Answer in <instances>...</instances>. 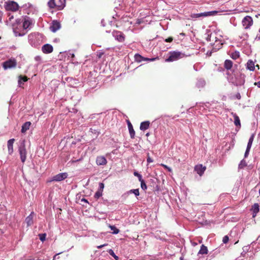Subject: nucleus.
I'll return each instance as SVG.
<instances>
[{
    "label": "nucleus",
    "mask_w": 260,
    "mask_h": 260,
    "mask_svg": "<svg viewBox=\"0 0 260 260\" xmlns=\"http://www.w3.org/2000/svg\"><path fill=\"white\" fill-rule=\"evenodd\" d=\"M231 81L236 86H241L245 83V76L240 72L233 71V74L229 77Z\"/></svg>",
    "instance_id": "f257e3e1"
},
{
    "label": "nucleus",
    "mask_w": 260,
    "mask_h": 260,
    "mask_svg": "<svg viewBox=\"0 0 260 260\" xmlns=\"http://www.w3.org/2000/svg\"><path fill=\"white\" fill-rule=\"evenodd\" d=\"M48 6L51 9L57 8L58 10H62L66 6V0H50Z\"/></svg>",
    "instance_id": "f03ea898"
},
{
    "label": "nucleus",
    "mask_w": 260,
    "mask_h": 260,
    "mask_svg": "<svg viewBox=\"0 0 260 260\" xmlns=\"http://www.w3.org/2000/svg\"><path fill=\"white\" fill-rule=\"evenodd\" d=\"M169 54V57L166 59L168 62L176 61L185 56L183 53L179 51L170 52Z\"/></svg>",
    "instance_id": "7ed1b4c3"
},
{
    "label": "nucleus",
    "mask_w": 260,
    "mask_h": 260,
    "mask_svg": "<svg viewBox=\"0 0 260 260\" xmlns=\"http://www.w3.org/2000/svg\"><path fill=\"white\" fill-rule=\"evenodd\" d=\"M18 151L20 154L21 161L24 163L26 158V149L25 148V140H22L18 147Z\"/></svg>",
    "instance_id": "20e7f679"
},
{
    "label": "nucleus",
    "mask_w": 260,
    "mask_h": 260,
    "mask_svg": "<svg viewBox=\"0 0 260 260\" xmlns=\"http://www.w3.org/2000/svg\"><path fill=\"white\" fill-rule=\"evenodd\" d=\"M253 24V19L250 16H245L242 20V25L245 29H250Z\"/></svg>",
    "instance_id": "39448f33"
},
{
    "label": "nucleus",
    "mask_w": 260,
    "mask_h": 260,
    "mask_svg": "<svg viewBox=\"0 0 260 260\" xmlns=\"http://www.w3.org/2000/svg\"><path fill=\"white\" fill-rule=\"evenodd\" d=\"M18 5L16 2H10L6 3V9L7 10L16 11L18 10Z\"/></svg>",
    "instance_id": "423d86ee"
},
{
    "label": "nucleus",
    "mask_w": 260,
    "mask_h": 260,
    "mask_svg": "<svg viewBox=\"0 0 260 260\" xmlns=\"http://www.w3.org/2000/svg\"><path fill=\"white\" fill-rule=\"evenodd\" d=\"M68 177V174L67 173H61L54 176L52 178V181H61L64 180Z\"/></svg>",
    "instance_id": "0eeeda50"
},
{
    "label": "nucleus",
    "mask_w": 260,
    "mask_h": 260,
    "mask_svg": "<svg viewBox=\"0 0 260 260\" xmlns=\"http://www.w3.org/2000/svg\"><path fill=\"white\" fill-rule=\"evenodd\" d=\"M16 66V62L14 59H9L3 63V67L5 69H11Z\"/></svg>",
    "instance_id": "6e6552de"
},
{
    "label": "nucleus",
    "mask_w": 260,
    "mask_h": 260,
    "mask_svg": "<svg viewBox=\"0 0 260 260\" xmlns=\"http://www.w3.org/2000/svg\"><path fill=\"white\" fill-rule=\"evenodd\" d=\"M61 27L59 22L57 20H53L50 26V29L52 32H55Z\"/></svg>",
    "instance_id": "1a4fd4ad"
},
{
    "label": "nucleus",
    "mask_w": 260,
    "mask_h": 260,
    "mask_svg": "<svg viewBox=\"0 0 260 260\" xmlns=\"http://www.w3.org/2000/svg\"><path fill=\"white\" fill-rule=\"evenodd\" d=\"M206 169L205 166H203L202 164H199L194 167V171L198 174L200 176H202L204 172Z\"/></svg>",
    "instance_id": "9d476101"
},
{
    "label": "nucleus",
    "mask_w": 260,
    "mask_h": 260,
    "mask_svg": "<svg viewBox=\"0 0 260 260\" xmlns=\"http://www.w3.org/2000/svg\"><path fill=\"white\" fill-rule=\"evenodd\" d=\"M113 36L119 42H123L124 40V36L122 32L118 31H114L112 33Z\"/></svg>",
    "instance_id": "9b49d317"
},
{
    "label": "nucleus",
    "mask_w": 260,
    "mask_h": 260,
    "mask_svg": "<svg viewBox=\"0 0 260 260\" xmlns=\"http://www.w3.org/2000/svg\"><path fill=\"white\" fill-rule=\"evenodd\" d=\"M155 59H156L155 58H149L144 57L139 54H136L135 55V61H136L138 62H140L142 61H154V60H155Z\"/></svg>",
    "instance_id": "f8f14e48"
},
{
    "label": "nucleus",
    "mask_w": 260,
    "mask_h": 260,
    "mask_svg": "<svg viewBox=\"0 0 260 260\" xmlns=\"http://www.w3.org/2000/svg\"><path fill=\"white\" fill-rule=\"evenodd\" d=\"M42 51L45 54L50 53L53 51V47L49 44H46L42 46Z\"/></svg>",
    "instance_id": "ddd939ff"
},
{
    "label": "nucleus",
    "mask_w": 260,
    "mask_h": 260,
    "mask_svg": "<svg viewBox=\"0 0 260 260\" xmlns=\"http://www.w3.org/2000/svg\"><path fill=\"white\" fill-rule=\"evenodd\" d=\"M96 163L98 166H105L107 164V161L104 156H99L96 158Z\"/></svg>",
    "instance_id": "4468645a"
},
{
    "label": "nucleus",
    "mask_w": 260,
    "mask_h": 260,
    "mask_svg": "<svg viewBox=\"0 0 260 260\" xmlns=\"http://www.w3.org/2000/svg\"><path fill=\"white\" fill-rule=\"evenodd\" d=\"M15 142V139L12 138L8 141V151L9 154L11 155L13 153V144Z\"/></svg>",
    "instance_id": "2eb2a0df"
},
{
    "label": "nucleus",
    "mask_w": 260,
    "mask_h": 260,
    "mask_svg": "<svg viewBox=\"0 0 260 260\" xmlns=\"http://www.w3.org/2000/svg\"><path fill=\"white\" fill-rule=\"evenodd\" d=\"M98 115L96 114H91L88 118V119L91 120V121H90L89 125L90 126L92 125H98L100 124V122L96 119L95 121H92V120L94 119L96 116H97Z\"/></svg>",
    "instance_id": "dca6fc26"
},
{
    "label": "nucleus",
    "mask_w": 260,
    "mask_h": 260,
    "mask_svg": "<svg viewBox=\"0 0 260 260\" xmlns=\"http://www.w3.org/2000/svg\"><path fill=\"white\" fill-rule=\"evenodd\" d=\"M34 215V212H31L30 214L26 217L25 221L26 223L27 226H30L33 224Z\"/></svg>",
    "instance_id": "f3484780"
},
{
    "label": "nucleus",
    "mask_w": 260,
    "mask_h": 260,
    "mask_svg": "<svg viewBox=\"0 0 260 260\" xmlns=\"http://www.w3.org/2000/svg\"><path fill=\"white\" fill-rule=\"evenodd\" d=\"M224 68L227 70H231L233 66V62L230 59H226L223 64Z\"/></svg>",
    "instance_id": "a211bd4d"
},
{
    "label": "nucleus",
    "mask_w": 260,
    "mask_h": 260,
    "mask_svg": "<svg viewBox=\"0 0 260 260\" xmlns=\"http://www.w3.org/2000/svg\"><path fill=\"white\" fill-rule=\"evenodd\" d=\"M31 22H30L28 17L24 18L22 19V26L24 29H27Z\"/></svg>",
    "instance_id": "6ab92c4d"
},
{
    "label": "nucleus",
    "mask_w": 260,
    "mask_h": 260,
    "mask_svg": "<svg viewBox=\"0 0 260 260\" xmlns=\"http://www.w3.org/2000/svg\"><path fill=\"white\" fill-rule=\"evenodd\" d=\"M150 122L149 121H145L142 122L140 125V129L142 131H145L149 127Z\"/></svg>",
    "instance_id": "aec40b11"
},
{
    "label": "nucleus",
    "mask_w": 260,
    "mask_h": 260,
    "mask_svg": "<svg viewBox=\"0 0 260 260\" xmlns=\"http://www.w3.org/2000/svg\"><path fill=\"white\" fill-rule=\"evenodd\" d=\"M31 125V122L29 121L25 122L22 126L21 132L24 133L26 132L29 128Z\"/></svg>",
    "instance_id": "412c9836"
},
{
    "label": "nucleus",
    "mask_w": 260,
    "mask_h": 260,
    "mask_svg": "<svg viewBox=\"0 0 260 260\" xmlns=\"http://www.w3.org/2000/svg\"><path fill=\"white\" fill-rule=\"evenodd\" d=\"M246 68L248 70L253 71L255 69L254 62L251 60H249L247 62Z\"/></svg>",
    "instance_id": "4be33fe9"
},
{
    "label": "nucleus",
    "mask_w": 260,
    "mask_h": 260,
    "mask_svg": "<svg viewBox=\"0 0 260 260\" xmlns=\"http://www.w3.org/2000/svg\"><path fill=\"white\" fill-rule=\"evenodd\" d=\"M208 252L207 247L204 245H202L201 247L200 250L198 252V254H207Z\"/></svg>",
    "instance_id": "5701e85b"
},
{
    "label": "nucleus",
    "mask_w": 260,
    "mask_h": 260,
    "mask_svg": "<svg viewBox=\"0 0 260 260\" xmlns=\"http://www.w3.org/2000/svg\"><path fill=\"white\" fill-rule=\"evenodd\" d=\"M234 124L236 126L240 127L241 123L240 120L238 116L236 114H234Z\"/></svg>",
    "instance_id": "b1692460"
},
{
    "label": "nucleus",
    "mask_w": 260,
    "mask_h": 260,
    "mask_svg": "<svg viewBox=\"0 0 260 260\" xmlns=\"http://www.w3.org/2000/svg\"><path fill=\"white\" fill-rule=\"evenodd\" d=\"M259 206L258 203H255L252 207V210L253 211V213L255 214L259 212Z\"/></svg>",
    "instance_id": "393cba45"
},
{
    "label": "nucleus",
    "mask_w": 260,
    "mask_h": 260,
    "mask_svg": "<svg viewBox=\"0 0 260 260\" xmlns=\"http://www.w3.org/2000/svg\"><path fill=\"white\" fill-rule=\"evenodd\" d=\"M218 13V11H217L206 12H204V14L203 15H204V17H207V16L214 15L217 14Z\"/></svg>",
    "instance_id": "a878e982"
},
{
    "label": "nucleus",
    "mask_w": 260,
    "mask_h": 260,
    "mask_svg": "<svg viewBox=\"0 0 260 260\" xmlns=\"http://www.w3.org/2000/svg\"><path fill=\"white\" fill-rule=\"evenodd\" d=\"M230 56L232 59L236 60L240 57V53L238 51H235L232 53Z\"/></svg>",
    "instance_id": "bb28decb"
},
{
    "label": "nucleus",
    "mask_w": 260,
    "mask_h": 260,
    "mask_svg": "<svg viewBox=\"0 0 260 260\" xmlns=\"http://www.w3.org/2000/svg\"><path fill=\"white\" fill-rule=\"evenodd\" d=\"M109 228L112 231L111 233L113 234H117L119 232V230L117 229L114 225H109Z\"/></svg>",
    "instance_id": "cd10ccee"
},
{
    "label": "nucleus",
    "mask_w": 260,
    "mask_h": 260,
    "mask_svg": "<svg viewBox=\"0 0 260 260\" xmlns=\"http://www.w3.org/2000/svg\"><path fill=\"white\" fill-rule=\"evenodd\" d=\"M254 134H252L251 136V137H250L249 141H248L247 146V147H248V149L251 148V145H252V142H253V141L254 139Z\"/></svg>",
    "instance_id": "c85d7f7f"
},
{
    "label": "nucleus",
    "mask_w": 260,
    "mask_h": 260,
    "mask_svg": "<svg viewBox=\"0 0 260 260\" xmlns=\"http://www.w3.org/2000/svg\"><path fill=\"white\" fill-rule=\"evenodd\" d=\"M103 191H100L98 190L94 194V197L96 199H99L102 196Z\"/></svg>",
    "instance_id": "c756f323"
},
{
    "label": "nucleus",
    "mask_w": 260,
    "mask_h": 260,
    "mask_svg": "<svg viewBox=\"0 0 260 260\" xmlns=\"http://www.w3.org/2000/svg\"><path fill=\"white\" fill-rule=\"evenodd\" d=\"M108 253L110 255L113 256L116 260H117L118 257L115 254L114 252L112 249H109L108 251Z\"/></svg>",
    "instance_id": "7c9ffc66"
},
{
    "label": "nucleus",
    "mask_w": 260,
    "mask_h": 260,
    "mask_svg": "<svg viewBox=\"0 0 260 260\" xmlns=\"http://www.w3.org/2000/svg\"><path fill=\"white\" fill-rule=\"evenodd\" d=\"M141 187L142 189L144 190H145L147 189V185L144 181V180L142 179L141 181Z\"/></svg>",
    "instance_id": "2f4dec72"
},
{
    "label": "nucleus",
    "mask_w": 260,
    "mask_h": 260,
    "mask_svg": "<svg viewBox=\"0 0 260 260\" xmlns=\"http://www.w3.org/2000/svg\"><path fill=\"white\" fill-rule=\"evenodd\" d=\"M40 240L43 242L46 239V234H40L39 235Z\"/></svg>",
    "instance_id": "473e14b6"
},
{
    "label": "nucleus",
    "mask_w": 260,
    "mask_h": 260,
    "mask_svg": "<svg viewBox=\"0 0 260 260\" xmlns=\"http://www.w3.org/2000/svg\"><path fill=\"white\" fill-rule=\"evenodd\" d=\"M89 131L91 133L96 135L97 136L99 135V134L100 133L99 129H93L92 128H90L89 129Z\"/></svg>",
    "instance_id": "72a5a7b5"
},
{
    "label": "nucleus",
    "mask_w": 260,
    "mask_h": 260,
    "mask_svg": "<svg viewBox=\"0 0 260 260\" xmlns=\"http://www.w3.org/2000/svg\"><path fill=\"white\" fill-rule=\"evenodd\" d=\"M105 185L103 183L100 182L99 184V188L98 190L101 191H103V189L104 188Z\"/></svg>",
    "instance_id": "f704fd0d"
},
{
    "label": "nucleus",
    "mask_w": 260,
    "mask_h": 260,
    "mask_svg": "<svg viewBox=\"0 0 260 260\" xmlns=\"http://www.w3.org/2000/svg\"><path fill=\"white\" fill-rule=\"evenodd\" d=\"M134 174L135 176L137 177L138 178V179L139 181H141L142 179V176L141 174L138 173L137 172H134Z\"/></svg>",
    "instance_id": "c9c22d12"
},
{
    "label": "nucleus",
    "mask_w": 260,
    "mask_h": 260,
    "mask_svg": "<svg viewBox=\"0 0 260 260\" xmlns=\"http://www.w3.org/2000/svg\"><path fill=\"white\" fill-rule=\"evenodd\" d=\"M204 13H198V14H194L192 16V17L193 18H199L200 17H204V15H203Z\"/></svg>",
    "instance_id": "e433bc0d"
},
{
    "label": "nucleus",
    "mask_w": 260,
    "mask_h": 260,
    "mask_svg": "<svg viewBox=\"0 0 260 260\" xmlns=\"http://www.w3.org/2000/svg\"><path fill=\"white\" fill-rule=\"evenodd\" d=\"M22 76L20 75L19 76V80H18V85L19 87L21 86V85L23 84V82L22 81Z\"/></svg>",
    "instance_id": "4c0bfd02"
},
{
    "label": "nucleus",
    "mask_w": 260,
    "mask_h": 260,
    "mask_svg": "<svg viewBox=\"0 0 260 260\" xmlns=\"http://www.w3.org/2000/svg\"><path fill=\"white\" fill-rule=\"evenodd\" d=\"M160 165L162 167H163L165 169H167L169 172H171L172 171V169L170 167L167 166V165L162 164H161Z\"/></svg>",
    "instance_id": "58836bf2"
},
{
    "label": "nucleus",
    "mask_w": 260,
    "mask_h": 260,
    "mask_svg": "<svg viewBox=\"0 0 260 260\" xmlns=\"http://www.w3.org/2000/svg\"><path fill=\"white\" fill-rule=\"evenodd\" d=\"M131 192H133L136 196H138L139 195V189H131Z\"/></svg>",
    "instance_id": "ea45409f"
},
{
    "label": "nucleus",
    "mask_w": 260,
    "mask_h": 260,
    "mask_svg": "<svg viewBox=\"0 0 260 260\" xmlns=\"http://www.w3.org/2000/svg\"><path fill=\"white\" fill-rule=\"evenodd\" d=\"M255 40L256 41H260V28L256 34Z\"/></svg>",
    "instance_id": "a19ab883"
},
{
    "label": "nucleus",
    "mask_w": 260,
    "mask_h": 260,
    "mask_svg": "<svg viewBox=\"0 0 260 260\" xmlns=\"http://www.w3.org/2000/svg\"><path fill=\"white\" fill-rule=\"evenodd\" d=\"M229 240V237L228 236H225L223 237L222 242L223 243L226 244L228 242Z\"/></svg>",
    "instance_id": "79ce46f5"
},
{
    "label": "nucleus",
    "mask_w": 260,
    "mask_h": 260,
    "mask_svg": "<svg viewBox=\"0 0 260 260\" xmlns=\"http://www.w3.org/2000/svg\"><path fill=\"white\" fill-rule=\"evenodd\" d=\"M14 32L15 34V36H16V37H17V36H19V37L23 36H24L25 35V33L21 34V33L18 32L16 30H14Z\"/></svg>",
    "instance_id": "37998d69"
},
{
    "label": "nucleus",
    "mask_w": 260,
    "mask_h": 260,
    "mask_svg": "<svg viewBox=\"0 0 260 260\" xmlns=\"http://www.w3.org/2000/svg\"><path fill=\"white\" fill-rule=\"evenodd\" d=\"M147 161L148 163H150V162H153V159L150 157L149 153L147 154Z\"/></svg>",
    "instance_id": "c03bdc74"
},
{
    "label": "nucleus",
    "mask_w": 260,
    "mask_h": 260,
    "mask_svg": "<svg viewBox=\"0 0 260 260\" xmlns=\"http://www.w3.org/2000/svg\"><path fill=\"white\" fill-rule=\"evenodd\" d=\"M173 37H169L168 38L165 39V41L166 42L171 43L173 41Z\"/></svg>",
    "instance_id": "a18cd8bd"
},
{
    "label": "nucleus",
    "mask_w": 260,
    "mask_h": 260,
    "mask_svg": "<svg viewBox=\"0 0 260 260\" xmlns=\"http://www.w3.org/2000/svg\"><path fill=\"white\" fill-rule=\"evenodd\" d=\"M126 121L127 125L128 130L129 132L130 133V125H131L130 120L128 119H127L126 120Z\"/></svg>",
    "instance_id": "49530a36"
},
{
    "label": "nucleus",
    "mask_w": 260,
    "mask_h": 260,
    "mask_svg": "<svg viewBox=\"0 0 260 260\" xmlns=\"http://www.w3.org/2000/svg\"><path fill=\"white\" fill-rule=\"evenodd\" d=\"M35 60L36 61H37V62H41V56H36L35 57Z\"/></svg>",
    "instance_id": "de8ad7c7"
},
{
    "label": "nucleus",
    "mask_w": 260,
    "mask_h": 260,
    "mask_svg": "<svg viewBox=\"0 0 260 260\" xmlns=\"http://www.w3.org/2000/svg\"><path fill=\"white\" fill-rule=\"evenodd\" d=\"M135 135V131L134 129L133 128L132 125L131 124V138H133L134 137Z\"/></svg>",
    "instance_id": "09e8293b"
},
{
    "label": "nucleus",
    "mask_w": 260,
    "mask_h": 260,
    "mask_svg": "<svg viewBox=\"0 0 260 260\" xmlns=\"http://www.w3.org/2000/svg\"><path fill=\"white\" fill-rule=\"evenodd\" d=\"M82 159H83V158H82V157H81L80 158L77 159H75V160L73 159V160H72V161L73 162H77V161H79L82 160Z\"/></svg>",
    "instance_id": "8fccbe9b"
},
{
    "label": "nucleus",
    "mask_w": 260,
    "mask_h": 260,
    "mask_svg": "<svg viewBox=\"0 0 260 260\" xmlns=\"http://www.w3.org/2000/svg\"><path fill=\"white\" fill-rule=\"evenodd\" d=\"M250 149H248V147H247L245 153V157H246L247 155L248 154Z\"/></svg>",
    "instance_id": "3c124183"
},
{
    "label": "nucleus",
    "mask_w": 260,
    "mask_h": 260,
    "mask_svg": "<svg viewBox=\"0 0 260 260\" xmlns=\"http://www.w3.org/2000/svg\"><path fill=\"white\" fill-rule=\"evenodd\" d=\"M104 54L103 52H100L97 54V56L98 58H100L102 57V55Z\"/></svg>",
    "instance_id": "603ef678"
},
{
    "label": "nucleus",
    "mask_w": 260,
    "mask_h": 260,
    "mask_svg": "<svg viewBox=\"0 0 260 260\" xmlns=\"http://www.w3.org/2000/svg\"><path fill=\"white\" fill-rule=\"evenodd\" d=\"M27 80H28V78H27V77H26V76L23 77V76H22V81L23 82L27 81Z\"/></svg>",
    "instance_id": "864d4df0"
},
{
    "label": "nucleus",
    "mask_w": 260,
    "mask_h": 260,
    "mask_svg": "<svg viewBox=\"0 0 260 260\" xmlns=\"http://www.w3.org/2000/svg\"><path fill=\"white\" fill-rule=\"evenodd\" d=\"M34 38L33 35H29L28 36V40L30 41L31 39H32Z\"/></svg>",
    "instance_id": "5fc2aeb1"
},
{
    "label": "nucleus",
    "mask_w": 260,
    "mask_h": 260,
    "mask_svg": "<svg viewBox=\"0 0 260 260\" xmlns=\"http://www.w3.org/2000/svg\"><path fill=\"white\" fill-rule=\"evenodd\" d=\"M106 245H107V244H103V245H101L98 246L97 247V248H99V249H101L102 247H104V246H105Z\"/></svg>",
    "instance_id": "6e6d98bb"
},
{
    "label": "nucleus",
    "mask_w": 260,
    "mask_h": 260,
    "mask_svg": "<svg viewBox=\"0 0 260 260\" xmlns=\"http://www.w3.org/2000/svg\"><path fill=\"white\" fill-rule=\"evenodd\" d=\"M254 84L257 85L258 87L260 88V81L257 82H255Z\"/></svg>",
    "instance_id": "4d7b16f0"
},
{
    "label": "nucleus",
    "mask_w": 260,
    "mask_h": 260,
    "mask_svg": "<svg viewBox=\"0 0 260 260\" xmlns=\"http://www.w3.org/2000/svg\"><path fill=\"white\" fill-rule=\"evenodd\" d=\"M81 202H85V203H88V201L86 199H84V198H83L81 199Z\"/></svg>",
    "instance_id": "13d9d810"
},
{
    "label": "nucleus",
    "mask_w": 260,
    "mask_h": 260,
    "mask_svg": "<svg viewBox=\"0 0 260 260\" xmlns=\"http://www.w3.org/2000/svg\"><path fill=\"white\" fill-rule=\"evenodd\" d=\"M236 96H237V98L238 99H240L241 98V96H240V93H238L237 95H236Z\"/></svg>",
    "instance_id": "bf43d9fd"
},
{
    "label": "nucleus",
    "mask_w": 260,
    "mask_h": 260,
    "mask_svg": "<svg viewBox=\"0 0 260 260\" xmlns=\"http://www.w3.org/2000/svg\"><path fill=\"white\" fill-rule=\"evenodd\" d=\"M2 15H3L2 13L1 12H0V21H1Z\"/></svg>",
    "instance_id": "052dcab7"
},
{
    "label": "nucleus",
    "mask_w": 260,
    "mask_h": 260,
    "mask_svg": "<svg viewBox=\"0 0 260 260\" xmlns=\"http://www.w3.org/2000/svg\"><path fill=\"white\" fill-rule=\"evenodd\" d=\"M104 20H102L101 21L102 25L103 26H105V24H104Z\"/></svg>",
    "instance_id": "680f3d73"
},
{
    "label": "nucleus",
    "mask_w": 260,
    "mask_h": 260,
    "mask_svg": "<svg viewBox=\"0 0 260 260\" xmlns=\"http://www.w3.org/2000/svg\"><path fill=\"white\" fill-rule=\"evenodd\" d=\"M255 67H256V68H257V69H259V65H258V64L256 65V66H255Z\"/></svg>",
    "instance_id": "e2e57ef3"
},
{
    "label": "nucleus",
    "mask_w": 260,
    "mask_h": 260,
    "mask_svg": "<svg viewBox=\"0 0 260 260\" xmlns=\"http://www.w3.org/2000/svg\"><path fill=\"white\" fill-rule=\"evenodd\" d=\"M71 56L72 57H74L75 56V55H74V54L73 53L71 54Z\"/></svg>",
    "instance_id": "0e129e2a"
},
{
    "label": "nucleus",
    "mask_w": 260,
    "mask_h": 260,
    "mask_svg": "<svg viewBox=\"0 0 260 260\" xmlns=\"http://www.w3.org/2000/svg\"><path fill=\"white\" fill-rule=\"evenodd\" d=\"M197 245V244L196 243H193V246H196V245Z\"/></svg>",
    "instance_id": "69168bd1"
},
{
    "label": "nucleus",
    "mask_w": 260,
    "mask_h": 260,
    "mask_svg": "<svg viewBox=\"0 0 260 260\" xmlns=\"http://www.w3.org/2000/svg\"><path fill=\"white\" fill-rule=\"evenodd\" d=\"M13 18V17L12 16H10V17L9 19H10V20H11V19L12 18Z\"/></svg>",
    "instance_id": "338daca9"
},
{
    "label": "nucleus",
    "mask_w": 260,
    "mask_h": 260,
    "mask_svg": "<svg viewBox=\"0 0 260 260\" xmlns=\"http://www.w3.org/2000/svg\"><path fill=\"white\" fill-rule=\"evenodd\" d=\"M124 146H125V147H127L128 146H127V145H126V143H125V144H124Z\"/></svg>",
    "instance_id": "774afa93"
}]
</instances>
